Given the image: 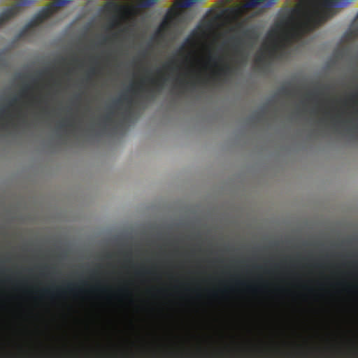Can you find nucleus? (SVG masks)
Instances as JSON below:
<instances>
[{
    "label": "nucleus",
    "instance_id": "1",
    "mask_svg": "<svg viewBox=\"0 0 358 358\" xmlns=\"http://www.w3.org/2000/svg\"><path fill=\"white\" fill-rule=\"evenodd\" d=\"M292 8L285 10L275 24L272 34L278 35L280 45L275 43V51L301 38L333 17L338 8L346 6L351 1H297Z\"/></svg>",
    "mask_w": 358,
    "mask_h": 358
},
{
    "label": "nucleus",
    "instance_id": "2",
    "mask_svg": "<svg viewBox=\"0 0 358 358\" xmlns=\"http://www.w3.org/2000/svg\"><path fill=\"white\" fill-rule=\"evenodd\" d=\"M54 3L45 7L35 14L31 20L27 23L20 32V36H26L33 28L43 23L45 20L50 17L58 7L64 6L70 1H52Z\"/></svg>",
    "mask_w": 358,
    "mask_h": 358
},
{
    "label": "nucleus",
    "instance_id": "3",
    "mask_svg": "<svg viewBox=\"0 0 358 358\" xmlns=\"http://www.w3.org/2000/svg\"><path fill=\"white\" fill-rule=\"evenodd\" d=\"M31 2L32 1H16V3L4 9L0 13V27L9 20L17 15L21 12V8L23 6Z\"/></svg>",
    "mask_w": 358,
    "mask_h": 358
},
{
    "label": "nucleus",
    "instance_id": "4",
    "mask_svg": "<svg viewBox=\"0 0 358 358\" xmlns=\"http://www.w3.org/2000/svg\"><path fill=\"white\" fill-rule=\"evenodd\" d=\"M180 13L173 10H170L166 17L164 19L160 25V29L162 31H166L169 30L178 20Z\"/></svg>",
    "mask_w": 358,
    "mask_h": 358
},
{
    "label": "nucleus",
    "instance_id": "5",
    "mask_svg": "<svg viewBox=\"0 0 358 358\" xmlns=\"http://www.w3.org/2000/svg\"><path fill=\"white\" fill-rule=\"evenodd\" d=\"M133 99L128 96L126 94H122L121 96H120L117 99L115 100L113 102L112 106L110 107V109H112L113 108H119L120 105H122L123 103H126L127 104V107L126 108V113H130L133 105Z\"/></svg>",
    "mask_w": 358,
    "mask_h": 358
},
{
    "label": "nucleus",
    "instance_id": "6",
    "mask_svg": "<svg viewBox=\"0 0 358 358\" xmlns=\"http://www.w3.org/2000/svg\"><path fill=\"white\" fill-rule=\"evenodd\" d=\"M233 41L232 48L237 57L240 59L241 62H245L246 57L244 54V50L242 48L243 41L240 37H232Z\"/></svg>",
    "mask_w": 358,
    "mask_h": 358
},
{
    "label": "nucleus",
    "instance_id": "7",
    "mask_svg": "<svg viewBox=\"0 0 358 358\" xmlns=\"http://www.w3.org/2000/svg\"><path fill=\"white\" fill-rule=\"evenodd\" d=\"M234 68L229 63H224L222 66H219L217 71L215 73L216 76H228L234 73Z\"/></svg>",
    "mask_w": 358,
    "mask_h": 358
},
{
    "label": "nucleus",
    "instance_id": "8",
    "mask_svg": "<svg viewBox=\"0 0 358 358\" xmlns=\"http://www.w3.org/2000/svg\"><path fill=\"white\" fill-rule=\"evenodd\" d=\"M113 116L114 112L112 110H110V111L102 118L101 123L104 127L110 125L113 122Z\"/></svg>",
    "mask_w": 358,
    "mask_h": 358
},
{
    "label": "nucleus",
    "instance_id": "9",
    "mask_svg": "<svg viewBox=\"0 0 358 358\" xmlns=\"http://www.w3.org/2000/svg\"><path fill=\"white\" fill-rule=\"evenodd\" d=\"M246 4L245 6L248 8H254L258 5H261L264 3H266V5H272L275 1H245Z\"/></svg>",
    "mask_w": 358,
    "mask_h": 358
},
{
    "label": "nucleus",
    "instance_id": "10",
    "mask_svg": "<svg viewBox=\"0 0 358 358\" xmlns=\"http://www.w3.org/2000/svg\"><path fill=\"white\" fill-rule=\"evenodd\" d=\"M192 39L190 37L187 38L185 39V42L183 43V44L178 50L177 54H179V55L182 54L185 51L186 46L187 45L192 44Z\"/></svg>",
    "mask_w": 358,
    "mask_h": 358
},
{
    "label": "nucleus",
    "instance_id": "11",
    "mask_svg": "<svg viewBox=\"0 0 358 358\" xmlns=\"http://www.w3.org/2000/svg\"><path fill=\"white\" fill-rule=\"evenodd\" d=\"M129 91H131L134 92L135 94L138 92H142L143 90V88L142 87L141 83L138 85H131L130 87L128 89Z\"/></svg>",
    "mask_w": 358,
    "mask_h": 358
},
{
    "label": "nucleus",
    "instance_id": "12",
    "mask_svg": "<svg viewBox=\"0 0 358 358\" xmlns=\"http://www.w3.org/2000/svg\"><path fill=\"white\" fill-rule=\"evenodd\" d=\"M176 3H178V6L182 8H189L196 3L197 1H175Z\"/></svg>",
    "mask_w": 358,
    "mask_h": 358
},
{
    "label": "nucleus",
    "instance_id": "13",
    "mask_svg": "<svg viewBox=\"0 0 358 358\" xmlns=\"http://www.w3.org/2000/svg\"><path fill=\"white\" fill-rule=\"evenodd\" d=\"M162 80V78L155 79V78H150L148 79V81L152 85H154L155 87H161L162 86V82H161Z\"/></svg>",
    "mask_w": 358,
    "mask_h": 358
},
{
    "label": "nucleus",
    "instance_id": "14",
    "mask_svg": "<svg viewBox=\"0 0 358 358\" xmlns=\"http://www.w3.org/2000/svg\"><path fill=\"white\" fill-rule=\"evenodd\" d=\"M279 93L284 96H290L292 94V90L287 87H282L279 90Z\"/></svg>",
    "mask_w": 358,
    "mask_h": 358
},
{
    "label": "nucleus",
    "instance_id": "15",
    "mask_svg": "<svg viewBox=\"0 0 358 358\" xmlns=\"http://www.w3.org/2000/svg\"><path fill=\"white\" fill-rule=\"evenodd\" d=\"M208 59H209V61L210 62H213L215 66H217V59H219L220 61L222 60V57H217L215 55H210Z\"/></svg>",
    "mask_w": 358,
    "mask_h": 358
},
{
    "label": "nucleus",
    "instance_id": "16",
    "mask_svg": "<svg viewBox=\"0 0 358 358\" xmlns=\"http://www.w3.org/2000/svg\"><path fill=\"white\" fill-rule=\"evenodd\" d=\"M176 64V61L174 59H171L170 61H169L168 62H166L164 65V67L165 69H169V70H173L174 68H173V65Z\"/></svg>",
    "mask_w": 358,
    "mask_h": 358
},
{
    "label": "nucleus",
    "instance_id": "17",
    "mask_svg": "<svg viewBox=\"0 0 358 358\" xmlns=\"http://www.w3.org/2000/svg\"><path fill=\"white\" fill-rule=\"evenodd\" d=\"M66 127H74V124L72 122L66 123V120H64L59 124V127L61 128V129H63V128H64Z\"/></svg>",
    "mask_w": 358,
    "mask_h": 358
},
{
    "label": "nucleus",
    "instance_id": "18",
    "mask_svg": "<svg viewBox=\"0 0 358 358\" xmlns=\"http://www.w3.org/2000/svg\"><path fill=\"white\" fill-rule=\"evenodd\" d=\"M119 24V20L117 17H113L111 20H110V27L111 28H113L115 27H116L117 25Z\"/></svg>",
    "mask_w": 358,
    "mask_h": 358
},
{
    "label": "nucleus",
    "instance_id": "19",
    "mask_svg": "<svg viewBox=\"0 0 358 358\" xmlns=\"http://www.w3.org/2000/svg\"><path fill=\"white\" fill-rule=\"evenodd\" d=\"M143 7H150L155 5L157 1H138Z\"/></svg>",
    "mask_w": 358,
    "mask_h": 358
},
{
    "label": "nucleus",
    "instance_id": "20",
    "mask_svg": "<svg viewBox=\"0 0 358 358\" xmlns=\"http://www.w3.org/2000/svg\"><path fill=\"white\" fill-rule=\"evenodd\" d=\"M30 86L29 85H24L21 90V95L24 96L27 94V91L30 89Z\"/></svg>",
    "mask_w": 358,
    "mask_h": 358
},
{
    "label": "nucleus",
    "instance_id": "21",
    "mask_svg": "<svg viewBox=\"0 0 358 358\" xmlns=\"http://www.w3.org/2000/svg\"><path fill=\"white\" fill-rule=\"evenodd\" d=\"M179 85L182 88H185L187 85L189 83V82L185 80L184 79L178 80Z\"/></svg>",
    "mask_w": 358,
    "mask_h": 358
},
{
    "label": "nucleus",
    "instance_id": "22",
    "mask_svg": "<svg viewBox=\"0 0 358 358\" xmlns=\"http://www.w3.org/2000/svg\"><path fill=\"white\" fill-rule=\"evenodd\" d=\"M74 288H75V285L71 284V283L68 284L66 286V289H67L68 292H73L75 290Z\"/></svg>",
    "mask_w": 358,
    "mask_h": 358
},
{
    "label": "nucleus",
    "instance_id": "23",
    "mask_svg": "<svg viewBox=\"0 0 358 358\" xmlns=\"http://www.w3.org/2000/svg\"><path fill=\"white\" fill-rule=\"evenodd\" d=\"M264 56L262 54L257 56L256 58V62L257 63H262L264 62Z\"/></svg>",
    "mask_w": 358,
    "mask_h": 358
},
{
    "label": "nucleus",
    "instance_id": "24",
    "mask_svg": "<svg viewBox=\"0 0 358 358\" xmlns=\"http://www.w3.org/2000/svg\"><path fill=\"white\" fill-rule=\"evenodd\" d=\"M43 101V99L42 98H40V99H36V97L31 99V103H41Z\"/></svg>",
    "mask_w": 358,
    "mask_h": 358
},
{
    "label": "nucleus",
    "instance_id": "25",
    "mask_svg": "<svg viewBox=\"0 0 358 358\" xmlns=\"http://www.w3.org/2000/svg\"><path fill=\"white\" fill-rule=\"evenodd\" d=\"M17 101V99L16 97L13 98L8 103L10 106H14Z\"/></svg>",
    "mask_w": 358,
    "mask_h": 358
},
{
    "label": "nucleus",
    "instance_id": "26",
    "mask_svg": "<svg viewBox=\"0 0 358 358\" xmlns=\"http://www.w3.org/2000/svg\"><path fill=\"white\" fill-rule=\"evenodd\" d=\"M247 289L250 291H252V292H256L257 291V289L256 287H253V286H250V285H248L247 286Z\"/></svg>",
    "mask_w": 358,
    "mask_h": 358
},
{
    "label": "nucleus",
    "instance_id": "27",
    "mask_svg": "<svg viewBox=\"0 0 358 358\" xmlns=\"http://www.w3.org/2000/svg\"><path fill=\"white\" fill-rule=\"evenodd\" d=\"M96 73V69L92 67L90 69L89 74L94 75Z\"/></svg>",
    "mask_w": 358,
    "mask_h": 358
},
{
    "label": "nucleus",
    "instance_id": "28",
    "mask_svg": "<svg viewBox=\"0 0 358 358\" xmlns=\"http://www.w3.org/2000/svg\"><path fill=\"white\" fill-rule=\"evenodd\" d=\"M43 292L45 294H50L52 293V290L50 289H43Z\"/></svg>",
    "mask_w": 358,
    "mask_h": 358
},
{
    "label": "nucleus",
    "instance_id": "29",
    "mask_svg": "<svg viewBox=\"0 0 358 358\" xmlns=\"http://www.w3.org/2000/svg\"><path fill=\"white\" fill-rule=\"evenodd\" d=\"M215 19H213L208 22V27H211L215 22Z\"/></svg>",
    "mask_w": 358,
    "mask_h": 358
},
{
    "label": "nucleus",
    "instance_id": "30",
    "mask_svg": "<svg viewBox=\"0 0 358 358\" xmlns=\"http://www.w3.org/2000/svg\"><path fill=\"white\" fill-rule=\"evenodd\" d=\"M243 34H244L245 36H248V34H249V30L247 29V30L244 31Z\"/></svg>",
    "mask_w": 358,
    "mask_h": 358
},
{
    "label": "nucleus",
    "instance_id": "31",
    "mask_svg": "<svg viewBox=\"0 0 358 358\" xmlns=\"http://www.w3.org/2000/svg\"><path fill=\"white\" fill-rule=\"evenodd\" d=\"M313 96V93H308V97H311V96Z\"/></svg>",
    "mask_w": 358,
    "mask_h": 358
},
{
    "label": "nucleus",
    "instance_id": "32",
    "mask_svg": "<svg viewBox=\"0 0 358 358\" xmlns=\"http://www.w3.org/2000/svg\"><path fill=\"white\" fill-rule=\"evenodd\" d=\"M4 112H5V108H2L1 110V113L3 114V113H4Z\"/></svg>",
    "mask_w": 358,
    "mask_h": 358
},
{
    "label": "nucleus",
    "instance_id": "33",
    "mask_svg": "<svg viewBox=\"0 0 358 358\" xmlns=\"http://www.w3.org/2000/svg\"><path fill=\"white\" fill-rule=\"evenodd\" d=\"M106 42V38H103V40L102 41L101 43H105Z\"/></svg>",
    "mask_w": 358,
    "mask_h": 358
},
{
    "label": "nucleus",
    "instance_id": "34",
    "mask_svg": "<svg viewBox=\"0 0 358 358\" xmlns=\"http://www.w3.org/2000/svg\"><path fill=\"white\" fill-rule=\"evenodd\" d=\"M61 60H62V62H64V61L66 60V59H65V58H64V57H62V58L61 59Z\"/></svg>",
    "mask_w": 358,
    "mask_h": 358
},
{
    "label": "nucleus",
    "instance_id": "35",
    "mask_svg": "<svg viewBox=\"0 0 358 358\" xmlns=\"http://www.w3.org/2000/svg\"><path fill=\"white\" fill-rule=\"evenodd\" d=\"M190 84H191L192 85H194L195 83H194V82H191V83H190Z\"/></svg>",
    "mask_w": 358,
    "mask_h": 358
},
{
    "label": "nucleus",
    "instance_id": "36",
    "mask_svg": "<svg viewBox=\"0 0 358 358\" xmlns=\"http://www.w3.org/2000/svg\"><path fill=\"white\" fill-rule=\"evenodd\" d=\"M117 36V34H113V36L115 38V37H116Z\"/></svg>",
    "mask_w": 358,
    "mask_h": 358
},
{
    "label": "nucleus",
    "instance_id": "37",
    "mask_svg": "<svg viewBox=\"0 0 358 358\" xmlns=\"http://www.w3.org/2000/svg\"><path fill=\"white\" fill-rule=\"evenodd\" d=\"M142 273H143V272H138V273H137V274H138V275H141V274H142Z\"/></svg>",
    "mask_w": 358,
    "mask_h": 358
},
{
    "label": "nucleus",
    "instance_id": "38",
    "mask_svg": "<svg viewBox=\"0 0 358 358\" xmlns=\"http://www.w3.org/2000/svg\"><path fill=\"white\" fill-rule=\"evenodd\" d=\"M42 111H43V112H45V108H43V109H42Z\"/></svg>",
    "mask_w": 358,
    "mask_h": 358
},
{
    "label": "nucleus",
    "instance_id": "39",
    "mask_svg": "<svg viewBox=\"0 0 358 358\" xmlns=\"http://www.w3.org/2000/svg\"><path fill=\"white\" fill-rule=\"evenodd\" d=\"M221 2H222V3H225L226 1H222Z\"/></svg>",
    "mask_w": 358,
    "mask_h": 358
},
{
    "label": "nucleus",
    "instance_id": "40",
    "mask_svg": "<svg viewBox=\"0 0 358 358\" xmlns=\"http://www.w3.org/2000/svg\"><path fill=\"white\" fill-rule=\"evenodd\" d=\"M357 113H358V110H357Z\"/></svg>",
    "mask_w": 358,
    "mask_h": 358
}]
</instances>
